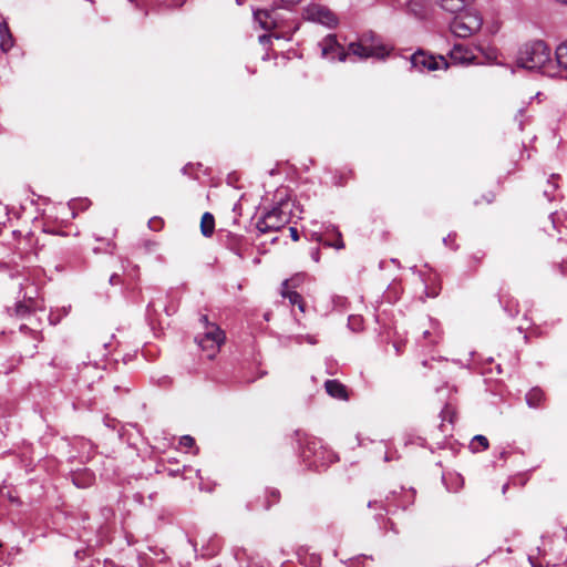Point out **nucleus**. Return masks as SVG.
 Here are the masks:
<instances>
[{"label":"nucleus","mask_w":567,"mask_h":567,"mask_svg":"<svg viewBox=\"0 0 567 567\" xmlns=\"http://www.w3.org/2000/svg\"><path fill=\"white\" fill-rule=\"evenodd\" d=\"M517 63L528 70H538L543 74L554 76L556 64L551 60L549 47L540 40L526 43L518 53Z\"/></svg>","instance_id":"f257e3e1"},{"label":"nucleus","mask_w":567,"mask_h":567,"mask_svg":"<svg viewBox=\"0 0 567 567\" xmlns=\"http://www.w3.org/2000/svg\"><path fill=\"white\" fill-rule=\"evenodd\" d=\"M392 48L385 44L382 39L372 31L362 33L355 41L348 45V55L352 54L359 59H384Z\"/></svg>","instance_id":"f03ea898"},{"label":"nucleus","mask_w":567,"mask_h":567,"mask_svg":"<svg viewBox=\"0 0 567 567\" xmlns=\"http://www.w3.org/2000/svg\"><path fill=\"white\" fill-rule=\"evenodd\" d=\"M296 435L300 444L301 456L309 466L319 470L336 461V455L324 449L316 437H310L301 431H297Z\"/></svg>","instance_id":"7ed1b4c3"},{"label":"nucleus","mask_w":567,"mask_h":567,"mask_svg":"<svg viewBox=\"0 0 567 567\" xmlns=\"http://www.w3.org/2000/svg\"><path fill=\"white\" fill-rule=\"evenodd\" d=\"M293 204L287 198H280L272 209L262 214L256 223V228L260 234L278 231L285 227L291 219Z\"/></svg>","instance_id":"20e7f679"},{"label":"nucleus","mask_w":567,"mask_h":567,"mask_svg":"<svg viewBox=\"0 0 567 567\" xmlns=\"http://www.w3.org/2000/svg\"><path fill=\"white\" fill-rule=\"evenodd\" d=\"M256 21L259 25L265 30H270V34H264L259 37V41L261 43H266L270 40V38H285L290 37L293 28L285 27L280 14L275 9H260L254 12Z\"/></svg>","instance_id":"39448f33"},{"label":"nucleus","mask_w":567,"mask_h":567,"mask_svg":"<svg viewBox=\"0 0 567 567\" xmlns=\"http://www.w3.org/2000/svg\"><path fill=\"white\" fill-rule=\"evenodd\" d=\"M200 320L205 326V332L203 336H197L195 341L197 342L198 347L206 353V357L208 359H213L225 341V333L216 324L208 323L206 316H203Z\"/></svg>","instance_id":"423d86ee"},{"label":"nucleus","mask_w":567,"mask_h":567,"mask_svg":"<svg viewBox=\"0 0 567 567\" xmlns=\"http://www.w3.org/2000/svg\"><path fill=\"white\" fill-rule=\"evenodd\" d=\"M482 24L483 19L477 12L466 11L452 20L450 29L454 35L467 38L480 31Z\"/></svg>","instance_id":"0eeeda50"},{"label":"nucleus","mask_w":567,"mask_h":567,"mask_svg":"<svg viewBox=\"0 0 567 567\" xmlns=\"http://www.w3.org/2000/svg\"><path fill=\"white\" fill-rule=\"evenodd\" d=\"M302 18L329 28H334L338 24L337 16L328 7L316 2L303 7Z\"/></svg>","instance_id":"6e6552de"},{"label":"nucleus","mask_w":567,"mask_h":567,"mask_svg":"<svg viewBox=\"0 0 567 567\" xmlns=\"http://www.w3.org/2000/svg\"><path fill=\"white\" fill-rule=\"evenodd\" d=\"M411 65L416 71L424 72L446 69L447 62L444 56L435 58L424 52H416L411 56Z\"/></svg>","instance_id":"1a4fd4ad"},{"label":"nucleus","mask_w":567,"mask_h":567,"mask_svg":"<svg viewBox=\"0 0 567 567\" xmlns=\"http://www.w3.org/2000/svg\"><path fill=\"white\" fill-rule=\"evenodd\" d=\"M321 48V54L323 58L330 61H346L348 56V51L344 50L342 45H340L334 35H327L319 43Z\"/></svg>","instance_id":"9d476101"},{"label":"nucleus","mask_w":567,"mask_h":567,"mask_svg":"<svg viewBox=\"0 0 567 567\" xmlns=\"http://www.w3.org/2000/svg\"><path fill=\"white\" fill-rule=\"evenodd\" d=\"M450 58L455 64H470L476 59V55L471 48L464 44H454L450 51Z\"/></svg>","instance_id":"9b49d317"},{"label":"nucleus","mask_w":567,"mask_h":567,"mask_svg":"<svg viewBox=\"0 0 567 567\" xmlns=\"http://www.w3.org/2000/svg\"><path fill=\"white\" fill-rule=\"evenodd\" d=\"M291 280H285L281 285V296L288 299L290 305H297L301 312H305V302L297 291L290 289Z\"/></svg>","instance_id":"f8f14e48"},{"label":"nucleus","mask_w":567,"mask_h":567,"mask_svg":"<svg viewBox=\"0 0 567 567\" xmlns=\"http://www.w3.org/2000/svg\"><path fill=\"white\" fill-rule=\"evenodd\" d=\"M442 340V331L439 322L430 320V328L423 331V346H434Z\"/></svg>","instance_id":"ddd939ff"},{"label":"nucleus","mask_w":567,"mask_h":567,"mask_svg":"<svg viewBox=\"0 0 567 567\" xmlns=\"http://www.w3.org/2000/svg\"><path fill=\"white\" fill-rule=\"evenodd\" d=\"M324 388L327 393L334 398L340 400L347 399V389L346 386L339 382L338 380H328L324 383Z\"/></svg>","instance_id":"4468645a"},{"label":"nucleus","mask_w":567,"mask_h":567,"mask_svg":"<svg viewBox=\"0 0 567 567\" xmlns=\"http://www.w3.org/2000/svg\"><path fill=\"white\" fill-rule=\"evenodd\" d=\"M472 0H439L440 6L451 13H458L471 2Z\"/></svg>","instance_id":"2eb2a0df"},{"label":"nucleus","mask_w":567,"mask_h":567,"mask_svg":"<svg viewBox=\"0 0 567 567\" xmlns=\"http://www.w3.org/2000/svg\"><path fill=\"white\" fill-rule=\"evenodd\" d=\"M13 47L12 34L9 30L7 22L4 21L0 25V49L3 52H8Z\"/></svg>","instance_id":"dca6fc26"},{"label":"nucleus","mask_w":567,"mask_h":567,"mask_svg":"<svg viewBox=\"0 0 567 567\" xmlns=\"http://www.w3.org/2000/svg\"><path fill=\"white\" fill-rule=\"evenodd\" d=\"M214 229H215V218H214L213 214H210V213H205V214L202 216V220H200V230H202V234H203L205 237H209V236H212V235H213Z\"/></svg>","instance_id":"f3484780"},{"label":"nucleus","mask_w":567,"mask_h":567,"mask_svg":"<svg viewBox=\"0 0 567 567\" xmlns=\"http://www.w3.org/2000/svg\"><path fill=\"white\" fill-rule=\"evenodd\" d=\"M556 70L559 68L567 72V43H561L556 49Z\"/></svg>","instance_id":"a211bd4d"},{"label":"nucleus","mask_w":567,"mask_h":567,"mask_svg":"<svg viewBox=\"0 0 567 567\" xmlns=\"http://www.w3.org/2000/svg\"><path fill=\"white\" fill-rule=\"evenodd\" d=\"M544 400V392L534 388L526 394V402L530 408L539 406L540 402Z\"/></svg>","instance_id":"6ab92c4d"},{"label":"nucleus","mask_w":567,"mask_h":567,"mask_svg":"<svg viewBox=\"0 0 567 567\" xmlns=\"http://www.w3.org/2000/svg\"><path fill=\"white\" fill-rule=\"evenodd\" d=\"M333 231H334V237L336 239L330 241V240H324L323 241V245L324 246H328V247H333L336 249H343L344 248V243L342 240V236H341V233L336 230L333 228Z\"/></svg>","instance_id":"aec40b11"},{"label":"nucleus","mask_w":567,"mask_h":567,"mask_svg":"<svg viewBox=\"0 0 567 567\" xmlns=\"http://www.w3.org/2000/svg\"><path fill=\"white\" fill-rule=\"evenodd\" d=\"M348 327L352 330V331H360L362 330V327H363V319L361 316H350L348 318Z\"/></svg>","instance_id":"412c9836"},{"label":"nucleus","mask_w":567,"mask_h":567,"mask_svg":"<svg viewBox=\"0 0 567 567\" xmlns=\"http://www.w3.org/2000/svg\"><path fill=\"white\" fill-rule=\"evenodd\" d=\"M400 6H406L412 12L419 14L416 7H421V0H398Z\"/></svg>","instance_id":"4be33fe9"},{"label":"nucleus","mask_w":567,"mask_h":567,"mask_svg":"<svg viewBox=\"0 0 567 567\" xmlns=\"http://www.w3.org/2000/svg\"><path fill=\"white\" fill-rule=\"evenodd\" d=\"M557 177L555 175H553L550 177V179H548L547 184H548V187L544 190V195L549 199V200H553L554 197L551 196V194L556 190L557 188V184L555 183V179Z\"/></svg>","instance_id":"5701e85b"},{"label":"nucleus","mask_w":567,"mask_h":567,"mask_svg":"<svg viewBox=\"0 0 567 567\" xmlns=\"http://www.w3.org/2000/svg\"><path fill=\"white\" fill-rule=\"evenodd\" d=\"M292 339H293V341L297 344H302L303 342H308L309 344H316L317 343L316 338L313 336H310V334H307V336L297 334Z\"/></svg>","instance_id":"b1692460"},{"label":"nucleus","mask_w":567,"mask_h":567,"mask_svg":"<svg viewBox=\"0 0 567 567\" xmlns=\"http://www.w3.org/2000/svg\"><path fill=\"white\" fill-rule=\"evenodd\" d=\"M164 226V221L161 217H152L150 220H148V227L150 229L154 230V231H158L163 228Z\"/></svg>","instance_id":"393cba45"},{"label":"nucleus","mask_w":567,"mask_h":567,"mask_svg":"<svg viewBox=\"0 0 567 567\" xmlns=\"http://www.w3.org/2000/svg\"><path fill=\"white\" fill-rule=\"evenodd\" d=\"M332 300V303H333V307L336 309H344L347 307V303H348V300L346 297H342V296H333L331 298Z\"/></svg>","instance_id":"a878e982"},{"label":"nucleus","mask_w":567,"mask_h":567,"mask_svg":"<svg viewBox=\"0 0 567 567\" xmlns=\"http://www.w3.org/2000/svg\"><path fill=\"white\" fill-rule=\"evenodd\" d=\"M179 445L185 449H190L195 445V440L190 435H184L179 439Z\"/></svg>","instance_id":"bb28decb"},{"label":"nucleus","mask_w":567,"mask_h":567,"mask_svg":"<svg viewBox=\"0 0 567 567\" xmlns=\"http://www.w3.org/2000/svg\"><path fill=\"white\" fill-rule=\"evenodd\" d=\"M473 442L478 443L483 450H486L488 447V440L484 435H476Z\"/></svg>","instance_id":"cd10ccee"},{"label":"nucleus","mask_w":567,"mask_h":567,"mask_svg":"<svg viewBox=\"0 0 567 567\" xmlns=\"http://www.w3.org/2000/svg\"><path fill=\"white\" fill-rule=\"evenodd\" d=\"M550 219H551L554 228H556L557 224L561 221V214L557 213V212L556 213H551L550 214Z\"/></svg>","instance_id":"c85d7f7f"},{"label":"nucleus","mask_w":567,"mask_h":567,"mask_svg":"<svg viewBox=\"0 0 567 567\" xmlns=\"http://www.w3.org/2000/svg\"><path fill=\"white\" fill-rule=\"evenodd\" d=\"M301 279H302V276H301V275H297V276H295V277L290 278L289 280H291V281H292V282L290 284V289H292V288H297V287L299 286V284H300Z\"/></svg>","instance_id":"c756f323"},{"label":"nucleus","mask_w":567,"mask_h":567,"mask_svg":"<svg viewBox=\"0 0 567 567\" xmlns=\"http://www.w3.org/2000/svg\"><path fill=\"white\" fill-rule=\"evenodd\" d=\"M17 313L20 315V316H23L24 313H27L29 311V307L28 306H24L22 303H19L17 305Z\"/></svg>","instance_id":"7c9ffc66"},{"label":"nucleus","mask_w":567,"mask_h":567,"mask_svg":"<svg viewBox=\"0 0 567 567\" xmlns=\"http://www.w3.org/2000/svg\"><path fill=\"white\" fill-rule=\"evenodd\" d=\"M289 231H290L291 239L293 241H298L299 240V233H298L297 228L296 227H290Z\"/></svg>","instance_id":"2f4dec72"},{"label":"nucleus","mask_w":567,"mask_h":567,"mask_svg":"<svg viewBox=\"0 0 567 567\" xmlns=\"http://www.w3.org/2000/svg\"><path fill=\"white\" fill-rule=\"evenodd\" d=\"M269 496L272 498V503H277L279 501V492L277 489H271L269 492Z\"/></svg>","instance_id":"473e14b6"},{"label":"nucleus","mask_w":567,"mask_h":567,"mask_svg":"<svg viewBox=\"0 0 567 567\" xmlns=\"http://www.w3.org/2000/svg\"><path fill=\"white\" fill-rule=\"evenodd\" d=\"M120 282V276L117 274H113L111 277H110V284L111 285H116Z\"/></svg>","instance_id":"72a5a7b5"},{"label":"nucleus","mask_w":567,"mask_h":567,"mask_svg":"<svg viewBox=\"0 0 567 567\" xmlns=\"http://www.w3.org/2000/svg\"><path fill=\"white\" fill-rule=\"evenodd\" d=\"M558 269H559L560 274H561L563 276H565V275H566V272H567V262H561V264H559V265H558Z\"/></svg>","instance_id":"f704fd0d"},{"label":"nucleus","mask_w":567,"mask_h":567,"mask_svg":"<svg viewBox=\"0 0 567 567\" xmlns=\"http://www.w3.org/2000/svg\"><path fill=\"white\" fill-rule=\"evenodd\" d=\"M454 241V236L452 235H449L447 237H445L443 239V243L446 245V246H452V243Z\"/></svg>","instance_id":"c9c22d12"},{"label":"nucleus","mask_w":567,"mask_h":567,"mask_svg":"<svg viewBox=\"0 0 567 567\" xmlns=\"http://www.w3.org/2000/svg\"><path fill=\"white\" fill-rule=\"evenodd\" d=\"M184 1H185V0H174V4L179 6V4H182Z\"/></svg>","instance_id":"e433bc0d"},{"label":"nucleus","mask_w":567,"mask_h":567,"mask_svg":"<svg viewBox=\"0 0 567 567\" xmlns=\"http://www.w3.org/2000/svg\"><path fill=\"white\" fill-rule=\"evenodd\" d=\"M558 3L567 6V0H556Z\"/></svg>","instance_id":"4c0bfd02"},{"label":"nucleus","mask_w":567,"mask_h":567,"mask_svg":"<svg viewBox=\"0 0 567 567\" xmlns=\"http://www.w3.org/2000/svg\"><path fill=\"white\" fill-rule=\"evenodd\" d=\"M235 1H236V3H237L238 6H241V4L245 2V0H235Z\"/></svg>","instance_id":"58836bf2"},{"label":"nucleus","mask_w":567,"mask_h":567,"mask_svg":"<svg viewBox=\"0 0 567 567\" xmlns=\"http://www.w3.org/2000/svg\"><path fill=\"white\" fill-rule=\"evenodd\" d=\"M394 347H395L396 353H400V351H401V350H400V346L394 344Z\"/></svg>","instance_id":"ea45409f"},{"label":"nucleus","mask_w":567,"mask_h":567,"mask_svg":"<svg viewBox=\"0 0 567 567\" xmlns=\"http://www.w3.org/2000/svg\"><path fill=\"white\" fill-rule=\"evenodd\" d=\"M523 114H524V111H523V110H519V111H518V116H519V117H523Z\"/></svg>","instance_id":"a19ab883"},{"label":"nucleus","mask_w":567,"mask_h":567,"mask_svg":"<svg viewBox=\"0 0 567 567\" xmlns=\"http://www.w3.org/2000/svg\"><path fill=\"white\" fill-rule=\"evenodd\" d=\"M519 128L523 130L524 128V124H523V121L519 120Z\"/></svg>","instance_id":"79ce46f5"},{"label":"nucleus","mask_w":567,"mask_h":567,"mask_svg":"<svg viewBox=\"0 0 567 567\" xmlns=\"http://www.w3.org/2000/svg\"><path fill=\"white\" fill-rule=\"evenodd\" d=\"M313 258H315V260H316V261H318V260H319V258H318V251L316 252V255H313Z\"/></svg>","instance_id":"37998d69"}]
</instances>
